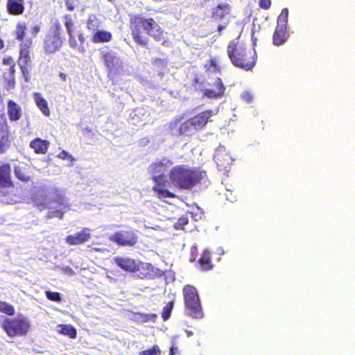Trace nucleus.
<instances>
[{"instance_id":"obj_1","label":"nucleus","mask_w":355,"mask_h":355,"mask_svg":"<svg viewBox=\"0 0 355 355\" xmlns=\"http://www.w3.org/2000/svg\"><path fill=\"white\" fill-rule=\"evenodd\" d=\"M141 28L156 41L164 39V31L153 18L136 14L130 17V30L134 41L141 46L147 47L148 44V38L142 35Z\"/></svg>"},{"instance_id":"obj_2","label":"nucleus","mask_w":355,"mask_h":355,"mask_svg":"<svg viewBox=\"0 0 355 355\" xmlns=\"http://www.w3.org/2000/svg\"><path fill=\"white\" fill-rule=\"evenodd\" d=\"M173 164V162L171 159L163 157L149 166V171L153 175L152 180L155 182L152 190L159 198H173L175 197V193L166 188L168 182L164 175Z\"/></svg>"},{"instance_id":"obj_3","label":"nucleus","mask_w":355,"mask_h":355,"mask_svg":"<svg viewBox=\"0 0 355 355\" xmlns=\"http://www.w3.org/2000/svg\"><path fill=\"white\" fill-rule=\"evenodd\" d=\"M171 183L180 189H191L201 180V173L187 164L177 165L170 170Z\"/></svg>"},{"instance_id":"obj_4","label":"nucleus","mask_w":355,"mask_h":355,"mask_svg":"<svg viewBox=\"0 0 355 355\" xmlns=\"http://www.w3.org/2000/svg\"><path fill=\"white\" fill-rule=\"evenodd\" d=\"M227 52L232 63L238 68L250 71L256 64V53L251 50L239 48L234 41L228 44Z\"/></svg>"},{"instance_id":"obj_5","label":"nucleus","mask_w":355,"mask_h":355,"mask_svg":"<svg viewBox=\"0 0 355 355\" xmlns=\"http://www.w3.org/2000/svg\"><path fill=\"white\" fill-rule=\"evenodd\" d=\"M183 296L187 313L196 319L202 318L203 312L197 289L191 285H187L183 288Z\"/></svg>"},{"instance_id":"obj_6","label":"nucleus","mask_w":355,"mask_h":355,"mask_svg":"<svg viewBox=\"0 0 355 355\" xmlns=\"http://www.w3.org/2000/svg\"><path fill=\"white\" fill-rule=\"evenodd\" d=\"M62 32L60 23L53 24L43 39L42 49L45 54L52 55L60 50L64 43Z\"/></svg>"},{"instance_id":"obj_7","label":"nucleus","mask_w":355,"mask_h":355,"mask_svg":"<svg viewBox=\"0 0 355 355\" xmlns=\"http://www.w3.org/2000/svg\"><path fill=\"white\" fill-rule=\"evenodd\" d=\"M2 328L10 338L24 336L29 331L31 324L24 317L6 318L2 324Z\"/></svg>"},{"instance_id":"obj_8","label":"nucleus","mask_w":355,"mask_h":355,"mask_svg":"<svg viewBox=\"0 0 355 355\" xmlns=\"http://www.w3.org/2000/svg\"><path fill=\"white\" fill-rule=\"evenodd\" d=\"M110 239L121 246L132 247L138 242L136 231L132 228L115 232Z\"/></svg>"},{"instance_id":"obj_9","label":"nucleus","mask_w":355,"mask_h":355,"mask_svg":"<svg viewBox=\"0 0 355 355\" xmlns=\"http://www.w3.org/2000/svg\"><path fill=\"white\" fill-rule=\"evenodd\" d=\"M100 56L110 72H115L123 67L122 60L113 50L102 51Z\"/></svg>"},{"instance_id":"obj_10","label":"nucleus","mask_w":355,"mask_h":355,"mask_svg":"<svg viewBox=\"0 0 355 355\" xmlns=\"http://www.w3.org/2000/svg\"><path fill=\"white\" fill-rule=\"evenodd\" d=\"M170 129L174 135H192L193 134V125L191 123L190 119L181 122L176 120L170 123Z\"/></svg>"},{"instance_id":"obj_11","label":"nucleus","mask_w":355,"mask_h":355,"mask_svg":"<svg viewBox=\"0 0 355 355\" xmlns=\"http://www.w3.org/2000/svg\"><path fill=\"white\" fill-rule=\"evenodd\" d=\"M89 228H83L81 231L73 234L68 235L65 238V242L69 245H80L89 241L91 238V232Z\"/></svg>"},{"instance_id":"obj_12","label":"nucleus","mask_w":355,"mask_h":355,"mask_svg":"<svg viewBox=\"0 0 355 355\" xmlns=\"http://www.w3.org/2000/svg\"><path fill=\"white\" fill-rule=\"evenodd\" d=\"M232 10V6L227 2H221L211 9L210 19L212 22L220 23Z\"/></svg>"},{"instance_id":"obj_13","label":"nucleus","mask_w":355,"mask_h":355,"mask_svg":"<svg viewBox=\"0 0 355 355\" xmlns=\"http://www.w3.org/2000/svg\"><path fill=\"white\" fill-rule=\"evenodd\" d=\"M213 115V110H207L196 114L189 119L193 125L194 130H201L207 125Z\"/></svg>"},{"instance_id":"obj_14","label":"nucleus","mask_w":355,"mask_h":355,"mask_svg":"<svg viewBox=\"0 0 355 355\" xmlns=\"http://www.w3.org/2000/svg\"><path fill=\"white\" fill-rule=\"evenodd\" d=\"M114 263L121 269L130 272H136L140 270L142 265L141 262L127 257H115Z\"/></svg>"},{"instance_id":"obj_15","label":"nucleus","mask_w":355,"mask_h":355,"mask_svg":"<svg viewBox=\"0 0 355 355\" xmlns=\"http://www.w3.org/2000/svg\"><path fill=\"white\" fill-rule=\"evenodd\" d=\"M2 64L3 65L9 66L8 71L4 73L3 78L6 80L10 87H13L15 83V62L11 56H6L2 59Z\"/></svg>"},{"instance_id":"obj_16","label":"nucleus","mask_w":355,"mask_h":355,"mask_svg":"<svg viewBox=\"0 0 355 355\" xmlns=\"http://www.w3.org/2000/svg\"><path fill=\"white\" fill-rule=\"evenodd\" d=\"M214 87V89H205L203 92L204 96L210 99H217L223 97L225 94V87L220 78H216Z\"/></svg>"},{"instance_id":"obj_17","label":"nucleus","mask_w":355,"mask_h":355,"mask_svg":"<svg viewBox=\"0 0 355 355\" xmlns=\"http://www.w3.org/2000/svg\"><path fill=\"white\" fill-rule=\"evenodd\" d=\"M14 183L11 178V166L9 163L0 165V188L13 187Z\"/></svg>"},{"instance_id":"obj_18","label":"nucleus","mask_w":355,"mask_h":355,"mask_svg":"<svg viewBox=\"0 0 355 355\" xmlns=\"http://www.w3.org/2000/svg\"><path fill=\"white\" fill-rule=\"evenodd\" d=\"M289 37L288 27L276 26L272 35V44L276 46H282Z\"/></svg>"},{"instance_id":"obj_19","label":"nucleus","mask_w":355,"mask_h":355,"mask_svg":"<svg viewBox=\"0 0 355 355\" xmlns=\"http://www.w3.org/2000/svg\"><path fill=\"white\" fill-rule=\"evenodd\" d=\"M6 11L12 16L21 15L25 11L24 0H7Z\"/></svg>"},{"instance_id":"obj_20","label":"nucleus","mask_w":355,"mask_h":355,"mask_svg":"<svg viewBox=\"0 0 355 355\" xmlns=\"http://www.w3.org/2000/svg\"><path fill=\"white\" fill-rule=\"evenodd\" d=\"M10 144L8 125L6 121H0V154L8 149Z\"/></svg>"},{"instance_id":"obj_21","label":"nucleus","mask_w":355,"mask_h":355,"mask_svg":"<svg viewBox=\"0 0 355 355\" xmlns=\"http://www.w3.org/2000/svg\"><path fill=\"white\" fill-rule=\"evenodd\" d=\"M14 173L15 177L23 182H28L32 180L30 166L25 163L15 165L14 166Z\"/></svg>"},{"instance_id":"obj_22","label":"nucleus","mask_w":355,"mask_h":355,"mask_svg":"<svg viewBox=\"0 0 355 355\" xmlns=\"http://www.w3.org/2000/svg\"><path fill=\"white\" fill-rule=\"evenodd\" d=\"M215 162L220 170H227L233 163V159L225 150H219L214 155Z\"/></svg>"},{"instance_id":"obj_23","label":"nucleus","mask_w":355,"mask_h":355,"mask_svg":"<svg viewBox=\"0 0 355 355\" xmlns=\"http://www.w3.org/2000/svg\"><path fill=\"white\" fill-rule=\"evenodd\" d=\"M29 146L37 155H44L48 152L50 146L49 141L36 137L31 141Z\"/></svg>"},{"instance_id":"obj_24","label":"nucleus","mask_w":355,"mask_h":355,"mask_svg":"<svg viewBox=\"0 0 355 355\" xmlns=\"http://www.w3.org/2000/svg\"><path fill=\"white\" fill-rule=\"evenodd\" d=\"M8 115L10 121L19 120L22 115L21 107L12 100H8L7 103Z\"/></svg>"},{"instance_id":"obj_25","label":"nucleus","mask_w":355,"mask_h":355,"mask_svg":"<svg viewBox=\"0 0 355 355\" xmlns=\"http://www.w3.org/2000/svg\"><path fill=\"white\" fill-rule=\"evenodd\" d=\"M31 44L32 40H29L26 41V44L20 45L18 64H31L30 47Z\"/></svg>"},{"instance_id":"obj_26","label":"nucleus","mask_w":355,"mask_h":355,"mask_svg":"<svg viewBox=\"0 0 355 355\" xmlns=\"http://www.w3.org/2000/svg\"><path fill=\"white\" fill-rule=\"evenodd\" d=\"M200 270L202 271L211 270L214 265L211 261V253L208 250L203 251L202 257L198 261Z\"/></svg>"},{"instance_id":"obj_27","label":"nucleus","mask_w":355,"mask_h":355,"mask_svg":"<svg viewBox=\"0 0 355 355\" xmlns=\"http://www.w3.org/2000/svg\"><path fill=\"white\" fill-rule=\"evenodd\" d=\"M34 100L36 105L40 110V111L46 116H49L51 114L50 110L48 106L46 100L42 97V94L39 92L33 94Z\"/></svg>"},{"instance_id":"obj_28","label":"nucleus","mask_w":355,"mask_h":355,"mask_svg":"<svg viewBox=\"0 0 355 355\" xmlns=\"http://www.w3.org/2000/svg\"><path fill=\"white\" fill-rule=\"evenodd\" d=\"M112 39V35L110 32L99 30L94 33L92 41L94 43H105L111 41Z\"/></svg>"},{"instance_id":"obj_29","label":"nucleus","mask_w":355,"mask_h":355,"mask_svg":"<svg viewBox=\"0 0 355 355\" xmlns=\"http://www.w3.org/2000/svg\"><path fill=\"white\" fill-rule=\"evenodd\" d=\"M59 327L58 332L60 334L68 336L70 338H75L76 337V330L72 325L60 324Z\"/></svg>"},{"instance_id":"obj_30","label":"nucleus","mask_w":355,"mask_h":355,"mask_svg":"<svg viewBox=\"0 0 355 355\" xmlns=\"http://www.w3.org/2000/svg\"><path fill=\"white\" fill-rule=\"evenodd\" d=\"M186 86L191 90L199 91L202 89V83L200 77L194 74Z\"/></svg>"},{"instance_id":"obj_31","label":"nucleus","mask_w":355,"mask_h":355,"mask_svg":"<svg viewBox=\"0 0 355 355\" xmlns=\"http://www.w3.org/2000/svg\"><path fill=\"white\" fill-rule=\"evenodd\" d=\"M288 10L283 8L277 19V26L288 27Z\"/></svg>"},{"instance_id":"obj_32","label":"nucleus","mask_w":355,"mask_h":355,"mask_svg":"<svg viewBox=\"0 0 355 355\" xmlns=\"http://www.w3.org/2000/svg\"><path fill=\"white\" fill-rule=\"evenodd\" d=\"M26 26L24 24H18L16 26L15 39L23 42L26 35Z\"/></svg>"},{"instance_id":"obj_33","label":"nucleus","mask_w":355,"mask_h":355,"mask_svg":"<svg viewBox=\"0 0 355 355\" xmlns=\"http://www.w3.org/2000/svg\"><path fill=\"white\" fill-rule=\"evenodd\" d=\"M0 311L10 316L13 315L15 313V308L12 304L1 301H0Z\"/></svg>"},{"instance_id":"obj_34","label":"nucleus","mask_w":355,"mask_h":355,"mask_svg":"<svg viewBox=\"0 0 355 355\" xmlns=\"http://www.w3.org/2000/svg\"><path fill=\"white\" fill-rule=\"evenodd\" d=\"M173 306V302H170L163 308L162 318L164 320H167L170 318Z\"/></svg>"},{"instance_id":"obj_35","label":"nucleus","mask_w":355,"mask_h":355,"mask_svg":"<svg viewBox=\"0 0 355 355\" xmlns=\"http://www.w3.org/2000/svg\"><path fill=\"white\" fill-rule=\"evenodd\" d=\"M46 298L53 302H59L62 300L61 295L58 292H52L50 291H45Z\"/></svg>"},{"instance_id":"obj_36","label":"nucleus","mask_w":355,"mask_h":355,"mask_svg":"<svg viewBox=\"0 0 355 355\" xmlns=\"http://www.w3.org/2000/svg\"><path fill=\"white\" fill-rule=\"evenodd\" d=\"M139 355H161V350L158 345H155L150 349L139 352Z\"/></svg>"},{"instance_id":"obj_37","label":"nucleus","mask_w":355,"mask_h":355,"mask_svg":"<svg viewBox=\"0 0 355 355\" xmlns=\"http://www.w3.org/2000/svg\"><path fill=\"white\" fill-rule=\"evenodd\" d=\"M207 71H211L212 73H220V67L217 64L214 59L209 60V66L207 69Z\"/></svg>"},{"instance_id":"obj_38","label":"nucleus","mask_w":355,"mask_h":355,"mask_svg":"<svg viewBox=\"0 0 355 355\" xmlns=\"http://www.w3.org/2000/svg\"><path fill=\"white\" fill-rule=\"evenodd\" d=\"M20 69L21 71V73L23 76L25 78L26 82L29 81V76H30V69L31 68V64H19Z\"/></svg>"},{"instance_id":"obj_39","label":"nucleus","mask_w":355,"mask_h":355,"mask_svg":"<svg viewBox=\"0 0 355 355\" xmlns=\"http://www.w3.org/2000/svg\"><path fill=\"white\" fill-rule=\"evenodd\" d=\"M189 223L188 218L186 216H182L178 218V221L175 223L174 227L176 230H182Z\"/></svg>"},{"instance_id":"obj_40","label":"nucleus","mask_w":355,"mask_h":355,"mask_svg":"<svg viewBox=\"0 0 355 355\" xmlns=\"http://www.w3.org/2000/svg\"><path fill=\"white\" fill-rule=\"evenodd\" d=\"M67 10L68 11H73L79 3L80 0H64Z\"/></svg>"},{"instance_id":"obj_41","label":"nucleus","mask_w":355,"mask_h":355,"mask_svg":"<svg viewBox=\"0 0 355 355\" xmlns=\"http://www.w3.org/2000/svg\"><path fill=\"white\" fill-rule=\"evenodd\" d=\"M139 315L143 322L154 321L157 318V315L155 313H139Z\"/></svg>"},{"instance_id":"obj_42","label":"nucleus","mask_w":355,"mask_h":355,"mask_svg":"<svg viewBox=\"0 0 355 355\" xmlns=\"http://www.w3.org/2000/svg\"><path fill=\"white\" fill-rule=\"evenodd\" d=\"M64 18L66 19V21L64 22V26L67 28V33L69 35H71L73 33V24L71 19L70 15H65Z\"/></svg>"},{"instance_id":"obj_43","label":"nucleus","mask_w":355,"mask_h":355,"mask_svg":"<svg viewBox=\"0 0 355 355\" xmlns=\"http://www.w3.org/2000/svg\"><path fill=\"white\" fill-rule=\"evenodd\" d=\"M272 4L271 0H259V6L263 10H268Z\"/></svg>"},{"instance_id":"obj_44","label":"nucleus","mask_w":355,"mask_h":355,"mask_svg":"<svg viewBox=\"0 0 355 355\" xmlns=\"http://www.w3.org/2000/svg\"><path fill=\"white\" fill-rule=\"evenodd\" d=\"M241 98L246 103H250L253 99L252 95L248 92H243L241 95Z\"/></svg>"},{"instance_id":"obj_45","label":"nucleus","mask_w":355,"mask_h":355,"mask_svg":"<svg viewBox=\"0 0 355 355\" xmlns=\"http://www.w3.org/2000/svg\"><path fill=\"white\" fill-rule=\"evenodd\" d=\"M69 44L71 48L76 49L77 47V42L73 33L69 35Z\"/></svg>"},{"instance_id":"obj_46","label":"nucleus","mask_w":355,"mask_h":355,"mask_svg":"<svg viewBox=\"0 0 355 355\" xmlns=\"http://www.w3.org/2000/svg\"><path fill=\"white\" fill-rule=\"evenodd\" d=\"M64 213L60 210H55L52 212V215L50 217H58L60 219H62Z\"/></svg>"},{"instance_id":"obj_47","label":"nucleus","mask_w":355,"mask_h":355,"mask_svg":"<svg viewBox=\"0 0 355 355\" xmlns=\"http://www.w3.org/2000/svg\"><path fill=\"white\" fill-rule=\"evenodd\" d=\"M58 157H60V159H66L67 157H70L71 158L72 156L71 155H69L66 150H62L58 155Z\"/></svg>"},{"instance_id":"obj_48","label":"nucleus","mask_w":355,"mask_h":355,"mask_svg":"<svg viewBox=\"0 0 355 355\" xmlns=\"http://www.w3.org/2000/svg\"><path fill=\"white\" fill-rule=\"evenodd\" d=\"M228 25V22H226L225 24H219L217 26V31L219 33H220L223 30H225Z\"/></svg>"},{"instance_id":"obj_49","label":"nucleus","mask_w":355,"mask_h":355,"mask_svg":"<svg viewBox=\"0 0 355 355\" xmlns=\"http://www.w3.org/2000/svg\"><path fill=\"white\" fill-rule=\"evenodd\" d=\"M59 76H60V78H61V80H62V81H64H64H66V80H67V76H66V74H65V73H64L63 72H60V73H59Z\"/></svg>"},{"instance_id":"obj_50","label":"nucleus","mask_w":355,"mask_h":355,"mask_svg":"<svg viewBox=\"0 0 355 355\" xmlns=\"http://www.w3.org/2000/svg\"><path fill=\"white\" fill-rule=\"evenodd\" d=\"M40 28L39 26H35L33 28V33L36 34L40 31Z\"/></svg>"},{"instance_id":"obj_51","label":"nucleus","mask_w":355,"mask_h":355,"mask_svg":"<svg viewBox=\"0 0 355 355\" xmlns=\"http://www.w3.org/2000/svg\"><path fill=\"white\" fill-rule=\"evenodd\" d=\"M78 40L81 43H83L85 42V37L83 33H80L78 35Z\"/></svg>"},{"instance_id":"obj_52","label":"nucleus","mask_w":355,"mask_h":355,"mask_svg":"<svg viewBox=\"0 0 355 355\" xmlns=\"http://www.w3.org/2000/svg\"><path fill=\"white\" fill-rule=\"evenodd\" d=\"M5 46V43L3 40L0 37V50L3 49Z\"/></svg>"},{"instance_id":"obj_53","label":"nucleus","mask_w":355,"mask_h":355,"mask_svg":"<svg viewBox=\"0 0 355 355\" xmlns=\"http://www.w3.org/2000/svg\"><path fill=\"white\" fill-rule=\"evenodd\" d=\"M177 349H178V348H177V347H172L171 348V353H170V355H174V354H175V351H176Z\"/></svg>"},{"instance_id":"obj_54","label":"nucleus","mask_w":355,"mask_h":355,"mask_svg":"<svg viewBox=\"0 0 355 355\" xmlns=\"http://www.w3.org/2000/svg\"><path fill=\"white\" fill-rule=\"evenodd\" d=\"M92 21L89 20V21H88V23H87V27H88V28H89V29L91 28H90V24H91Z\"/></svg>"},{"instance_id":"obj_55","label":"nucleus","mask_w":355,"mask_h":355,"mask_svg":"<svg viewBox=\"0 0 355 355\" xmlns=\"http://www.w3.org/2000/svg\"><path fill=\"white\" fill-rule=\"evenodd\" d=\"M94 250L95 252H101V250L100 248H94Z\"/></svg>"},{"instance_id":"obj_56","label":"nucleus","mask_w":355,"mask_h":355,"mask_svg":"<svg viewBox=\"0 0 355 355\" xmlns=\"http://www.w3.org/2000/svg\"><path fill=\"white\" fill-rule=\"evenodd\" d=\"M110 2H113L114 0H107Z\"/></svg>"}]
</instances>
